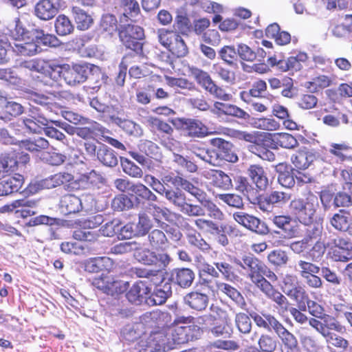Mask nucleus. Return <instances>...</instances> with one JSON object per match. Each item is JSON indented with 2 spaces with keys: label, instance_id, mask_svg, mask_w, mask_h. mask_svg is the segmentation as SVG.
<instances>
[{
  "label": "nucleus",
  "instance_id": "nucleus-64",
  "mask_svg": "<svg viewBox=\"0 0 352 352\" xmlns=\"http://www.w3.org/2000/svg\"><path fill=\"white\" fill-rule=\"evenodd\" d=\"M111 206L114 210L123 211L131 208L133 204L127 195H120L112 200Z\"/></svg>",
  "mask_w": 352,
  "mask_h": 352
},
{
  "label": "nucleus",
  "instance_id": "nucleus-3",
  "mask_svg": "<svg viewBox=\"0 0 352 352\" xmlns=\"http://www.w3.org/2000/svg\"><path fill=\"white\" fill-rule=\"evenodd\" d=\"M318 207V199L313 194L308 195L305 199H295L289 204L292 213L300 223L305 226L313 223Z\"/></svg>",
  "mask_w": 352,
  "mask_h": 352
},
{
  "label": "nucleus",
  "instance_id": "nucleus-57",
  "mask_svg": "<svg viewBox=\"0 0 352 352\" xmlns=\"http://www.w3.org/2000/svg\"><path fill=\"white\" fill-rule=\"evenodd\" d=\"M219 55L228 65H232L238 56L237 48L235 49L233 45H224L219 51Z\"/></svg>",
  "mask_w": 352,
  "mask_h": 352
},
{
  "label": "nucleus",
  "instance_id": "nucleus-61",
  "mask_svg": "<svg viewBox=\"0 0 352 352\" xmlns=\"http://www.w3.org/2000/svg\"><path fill=\"white\" fill-rule=\"evenodd\" d=\"M221 201L229 206L241 208L243 206V199L240 195L234 193L218 194L216 195Z\"/></svg>",
  "mask_w": 352,
  "mask_h": 352
},
{
  "label": "nucleus",
  "instance_id": "nucleus-37",
  "mask_svg": "<svg viewBox=\"0 0 352 352\" xmlns=\"http://www.w3.org/2000/svg\"><path fill=\"white\" fill-rule=\"evenodd\" d=\"M115 124L118 125L127 134L138 138L143 135V130L140 125L130 120H123L116 117L113 118Z\"/></svg>",
  "mask_w": 352,
  "mask_h": 352
},
{
  "label": "nucleus",
  "instance_id": "nucleus-47",
  "mask_svg": "<svg viewBox=\"0 0 352 352\" xmlns=\"http://www.w3.org/2000/svg\"><path fill=\"white\" fill-rule=\"evenodd\" d=\"M69 19L64 14L58 16L55 21V29L58 35L66 36L71 34L74 30Z\"/></svg>",
  "mask_w": 352,
  "mask_h": 352
},
{
  "label": "nucleus",
  "instance_id": "nucleus-9",
  "mask_svg": "<svg viewBox=\"0 0 352 352\" xmlns=\"http://www.w3.org/2000/svg\"><path fill=\"white\" fill-rule=\"evenodd\" d=\"M185 134L192 138H204L214 134L213 131L202 122L194 118H182L179 120Z\"/></svg>",
  "mask_w": 352,
  "mask_h": 352
},
{
  "label": "nucleus",
  "instance_id": "nucleus-14",
  "mask_svg": "<svg viewBox=\"0 0 352 352\" xmlns=\"http://www.w3.org/2000/svg\"><path fill=\"white\" fill-rule=\"evenodd\" d=\"M195 279L194 272L189 268H175L170 272L168 280L182 288L190 287Z\"/></svg>",
  "mask_w": 352,
  "mask_h": 352
},
{
  "label": "nucleus",
  "instance_id": "nucleus-63",
  "mask_svg": "<svg viewBox=\"0 0 352 352\" xmlns=\"http://www.w3.org/2000/svg\"><path fill=\"white\" fill-rule=\"evenodd\" d=\"M122 167L123 171L132 177L141 178L143 175L142 170L134 162L126 158L122 160Z\"/></svg>",
  "mask_w": 352,
  "mask_h": 352
},
{
  "label": "nucleus",
  "instance_id": "nucleus-1",
  "mask_svg": "<svg viewBox=\"0 0 352 352\" xmlns=\"http://www.w3.org/2000/svg\"><path fill=\"white\" fill-rule=\"evenodd\" d=\"M145 316L162 327L151 332L146 339L140 341L141 352L168 351L173 349L175 345L186 343L195 337L193 331L197 327L185 325L190 322V318L179 317L170 325H168L171 320V316L167 311H154L147 313Z\"/></svg>",
  "mask_w": 352,
  "mask_h": 352
},
{
  "label": "nucleus",
  "instance_id": "nucleus-19",
  "mask_svg": "<svg viewBox=\"0 0 352 352\" xmlns=\"http://www.w3.org/2000/svg\"><path fill=\"white\" fill-rule=\"evenodd\" d=\"M49 120L43 114H36L32 111L29 118L23 119V123L27 130L31 133H40L42 129L48 125Z\"/></svg>",
  "mask_w": 352,
  "mask_h": 352
},
{
  "label": "nucleus",
  "instance_id": "nucleus-29",
  "mask_svg": "<svg viewBox=\"0 0 352 352\" xmlns=\"http://www.w3.org/2000/svg\"><path fill=\"white\" fill-rule=\"evenodd\" d=\"M257 344L256 348L264 352H275L280 343L272 333H263L258 338Z\"/></svg>",
  "mask_w": 352,
  "mask_h": 352
},
{
  "label": "nucleus",
  "instance_id": "nucleus-43",
  "mask_svg": "<svg viewBox=\"0 0 352 352\" xmlns=\"http://www.w3.org/2000/svg\"><path fill=\"white\" fill-rule=\"evenodd\" d=\"M267 261L274 267H282L287 264L289 256L285 251L281 249H276L271 251L268 254Z\"/></svg>",
  "mask_w": 352,
  "mask_h": 352
},
{
  "label": "nucleus",
  "instance_id": "nucleus-46",
  "mask_svg": "<svg viewBox=\"0 0 352 352\" xmlns=\"http://www.w3.org/2000/svg\"><path fill=\"white\" fill-rule=\"evenodd\" d=\"M138 236H143L148 234L153 227V222L151 218L145 213H140L138 215V221L134 223Z\"/></svg>",
  "mask_w": 352,
  "mask_h": 352
},
{
  "label": "nucleus",
  "instance_id": "nucleus-33",
  "mask_svg": "<svg viewBox=\"0 0 352 352\" xmlns=\"http://www.w3.org/2000/svg\"><path fill=\"white\" fill-rule=\"evenodd\" d=\"M256 325L259 328L267 330H274L280 322L274 316L268 313H263L261 315L257 313L250 314Z\"/></svg>",
  "mask_w": 352,
  "mask_h": 352
},
{
  "label": "nucleus",
  "instance_id": "nucleus-53",
  "mask_svg": "<svg viewBox=\"0 0 352 352\" xmlns=\"http://www.w3.org/2000/svg\"><path fill=\"white\" fill-rule=\"evenodd\" d=\"M100 29L102 32L112 35L118 30V21L113 14H106L102 17L100 21Z\"/></svg>",
  "mask_w": 352,
  "mask_h": 352
},
{
  "label": "nucleus",
  "instance_id": "nucleus-18",
  "mask_svg": "<svg viewBox=\"0 0 352 352\" xmlns=\"http://www.w3.org/2000/svg\"><path fill=\"white\" fill-rule=\"evenodd\" d=\"M184 302L192 309L202 311L208 305L209 296L205 293L191 292L185 296Z\"/></svg>",
  "mask_w": 352,
  "mask_h": 352
},
{
  "label": "nucleus",
  "instance_id": "nucleus-59",
  "mask_svg": "<svg viewBox=\"0 0 352 352\" xmlns=\"http://www.w3.org/2000/svg\"><path fill=\"white\" fill-rule=\"evenodd\" d=\"M237 54L239 58L244 61L254 62L257 59V53L255 50L245 43L237 45Z\"/></svg>",
  "mask_w": 352,
  "mask_h": 352
},
{
  "label": "nucleus",
  "instance_id": "nucleus-31",
  "mask_svg": "<svg viewBox=\"0 0 352 352\" xmlns=\"http://www.w3.org/2000/svg\"><path fill=\"white\" fill-rule=\"evenodd\" d=\"M131 193L135 196V200L138 203L157 201L156 195L147 186L140 182L134 183Z\"/></svg>",
  "mask_w": 352,
  "mask_h": 352
},
{
  "label": "nucleus",
  "instance_id": "nucleus-27",
  "mask_svg": "<svg viewBox=\"0 0 352 352\" xmlns=\"http://www.w3.org/2000/svg\"><path fill=\"white\" fill-rule=\"evenodd\" d=\"M23 177L21 175H16L14 177L0 182V196L8 195L18 192L22 187Z\"/></svg>",
  "mask_w": 352,
  "mask_h": 352
},
{
  "label": "nucleus",
  "instance_id": "nucleus-36",
  "mask_svg": "<svg viewBox=\"0 0 352 352\" xmlns=\"http://www.w3.org/2000/svg\"><path fill=\"white\" fill-rule=\"evenodd\" d=\"M72 13L78 30H85L89 28L93 23V19L84 10L74 6L72 9Z\"/></svg>",
  "mask_w": 352,
  "mask_h": 352
},
{
  "label": "nucleus",
  "instance_id": "nucleus-62",
  "mask_svg": "<svg viewBox=\"0 0 352 352\" xmlns=\"http://www.w3.org/2000/svg\"><path fill=\"white\" fill-rule=\"evenodd\" d=\"M169 50L178 57H184L188 52V49L185 41L179 34L176 35Z\"/></svg>",
  "mask_w": 352,
  "mask_h": 352
},
{
  "label": "nucleus",
  "instance_id": "nucleus-15",
  "mask_svg": "<svg viewBox=\"0 0 352 352\" xmlns=\"http://www.w3.org/2000/svg\"><path fill=\"white\" fill-rule=\"evenodd\" d=\"M329 223L336 230L348 233L352 226V218L349 211L341 209L329 217Z\"/></svg>",
  "mask_w": 352,
  "mask_h": 352
},
{
  "label": "nucleus",
  "instance_id": "nucleus-51",
  "mask_svg": "<svg viewBox=\"0 0 352 352\" xmlns=\"http://www.w3.org/2000/svg\"><path fill=\"white\" fill-rule=\"evenodd\" d=\"M194 223L197 229L202 232L214 234L221 232L218 225L211 220L199 218L195 219Z\"/></svg>",
  "mask_w": 352,
  "mask_h": 352
},
{
  "label": "nucleus",
  "instance_id": "nucleus-40",
  "mask_svg": "<svg viewBox=\"0 0 352 352\" xmlns=\"http://www.w3.org/2000/svg\"><path fill=\"white\" fill-rule=\"evenodd\" d=\"M20 147L30 152H41L49 147V142L43 138H37L21 141Z\"/></svg>",
  "mask_w": 352,
  "mask_h": 352
},
{
  "label": "nucleus",
  "instance_id": "nucleus-24",
  "mask_svg": "<svg viewBox=\"0 0 352 352\" xmlns=\"http://www.w3.org/2000/svg\"><path fill=\"white\" fill-rule=\"evenodd\" d=\"M273 331L285 348L291 351L297 349L298 340L296 337L288 331L280 322H278Z\"/></svg>",
  "mask_w": 352,
  "mask_h": 352
},
{
  "label": "nucleus",
  "instance_id": "nucleus-22",
  "mask_svg": "<svg viewBox=\"0 0 352 352\" xmlns=\"http://www.w3.org/2000/svg\"><path fill=\"white\" fill-rule=\"evenodd\" d=\"M272 223L279 229H280L285 237L292 239L296 236L297 230L292 225V218L289 215H275L272 219Z\"/></svg>",
  "mask_w": 352,
  "mask_h": 352
},
{
  "label": "nucleus",
  "instance_id": "nucleus-8",
  "mask_svg": "<svg viewBox=\"0 0 352 352\" xmlns=\"http://www.w3.org/2000/svg\"><path fill=\"white\" fill-rule=\"evenodd\" d=\"M233 219L248 230L260 235H265L269 229L265 222L246 212L239 211L233 213Z\"/></svg>",
  "mask_w": 352,
  "mask_h": 352
},
{
  "label": "nucleus",
  "instance_id": "nucleus-55",
  "mask_svg": "<svg viewBox=\"0 0 352 352\" xmlns=\"http://www.w3.org/2000/svg\"><path fill=\"white\" fill-rule=\"evenodd\" d=\"M235 324L238 330L244 334L250 333L252 324L250 317L245 313H239L235 316Z\"/></svg>",
  "mask_w": 352,
  "mask_h": 352
},
{
  "label": "nucleus",
  "instance_id": "nucleus-56",
  "mask_svg": "<svg viewBox=\"0 0 352 352\" xmlns=\"http://www.w3.org/2000/svg\"><path fill=\"white\" fill-rule=\"evenodd\" d=\"M303 278L307 275H313L314 274H319L320 272V267L317 265L305 261L304 260H299L298 261V270H297Z\"/></svg>",
  "mask_w": 352,
  "mask_h": 352
},
{
  "label": "nucleus",
  "instance_id": "nucleus-34",
  "mask_svg": "<svg viewBox=\"0 0 352 352\" xmlns=\"http://www.w3.org/2000/svg\"><path fill=\"white\" fill-rule=\"evenodd\" d=\"M272 136V140L276 144L287 149H293L298 146V142L292 135L287 133H267Z\"/></svg>",
  "mask_w": 352,
  "mask_h": 352
},
{
  "label": "nucleus",
  "instance_id": "nucleus-32",
  "mask_svg": "<svg viewBox=\"0 0 352 352\" xmlns=\"http://www.w3.org/2000/svg\"><path fill=\"white\" fill-rule=\"evenodd\" d=\"M218 291L226 294L241 309H245L246 302L241 294L234 287L225 283H217Z\"/></svg>",
  "mask_w": 352,
  "mask_h": 352
},
{
  "label": "nucleus",
  "instance_id": "nucleus-6",
  "mask_svg": "<svg viewBox=\"0 0 352 352\" xmlns=\"http://www.w3.org/2000/svg\"><path fill=\"white\" fill-rule=\"evenodd\" d=\"M92 285L102 292L111 296L124 293L129 287L128 282L118 280L111 275L103 274L99 277L94 278Z\"/></svg>",
  "mask_w": 352,
  "mask_h": 352
},
{
  "label": "nucleus",
  "instance_id": "nucleus-49",
  "mask_svg": "<svg viewBox=\"0 0 352 352\" xmlns=\"http://www.w3.org/2000/svg\"><path fill=\"white\" fill-rule=\"evenodd\" d=\"M305 305L306 309H307L308 312L314 316L313 318L317 319L319 321H323L325 317L331 316L324 314V309L322 305L309 299V298L305 301Z\"/></svg>",
  "mask_w": 352,
  "mask_h": 352
},
{
  "label": "nucleus",
  "instance_id": "nucleus-13",
  "mask_svg": "<svg viewBox=\"0 0 352 352\" xmlns=\"http://www.w3.org/2000/svg\"><path fill=\"white\" fill-rule=\"evenodd\" d=\"M204 177L211 186L222 190H229L233 187L230 177L221 170L206 171Z\"/></svg>",
  "mask_w": 352,
  "mask_h": 352
},
{
  "label": "nucleus",
  "instance_id": "nucleus-16",
  "mask_svg": "<svg viewBox=\"0 0 352 352\" xmlns=\"http://www.w3.org/2000/svg\"><path fill=\"white\" fill-rule=\"evenodd\" d=\"M120 6L123 10V15L120 18L121 23L128 21H138L140 18V8L136 0H120Z\"/></svg>",
  "mask_w": 352,
  "mask_h": 352
},
{
  "label": "nucleus",
  "instance_id": "nucleus-11",
  "mask_svg": "<svg viewBox=\"0 0 352 352\" xmlns=\"http://www.w3.org/2000/svg\"><path fill=\"white\" fill-rule=\"evenodd\" d=\"M150 294V287L142 281H138L132 285L126 294L127 300L132 304L140 305H147L148 296Z\"/></svg>",
  "mask_w": 352,
  "mask_h": 352
},
{
  "label": "nucleus",
  "instance_id": "nucleus-50",
  "mask_svg": "<svg viewBox=\"0 0 352 352\" xmlns=\"http://www.w3.org/2000/svg\"><path fill=\"white\" fill-rule=\"evenodd\" d=\"M99 236L98 230H88L83 226L73 232L74 239L78 241L94 242L98 239Z\"/></svg>",
  "mask_w": 352,
  "mask_h": 352
},
{
  "label": "nucleus",
  "instance_id": "nucleus-60",
  "mask_svg": "<svg viewBox=\"0 0 352 352\" xmlns=\"http://www.w3.org/2000/svg\"><path fill=\"white\" fill-rule=\"evenodd\" d=\"M254 126L265 131H276L280 129V124L274 118H262L254 122Z\"/></svg>",
  "mask_w": 352,
  "mask_h": 352
},
{
  "label": "nucleus",
  "instance_id": "nucleus-25",
  "mask_svg": "<svg viewBox=\"0 0 352 352\" xmlns=\"http://www.w3.org/2000/svg\"><path fill=\"white\" fill-rule=\"evenodd\" d=\"M59 65L52 63L48 60L37 59L35 71L48 76L54 82L59 80L58 74Z\"/></svg>",
  "mask_w": 352,
  "mask_h": 352
},
{
  "label": "nucleus",
  "instance_id": "nucleus-4",
  "mask_svg": "<svg viewBox=\"0 0 352 352\" xmlns=\"http://www.w3.org/2000/svg\"><path fill=\"white\" fill-rule=\"evenodd\" d=\"M267 277L270 280L275 281L277 279L276 275L271 271L265 264L261 272V277L256 285L263 293L272 301H274L282 311H287L289 307V301L287 298L279 291L276 289L271 283L265 278Z\"/></svg>",
  "mask_w": 352,
  "mask_h": 352
},
{
  "label": "nucleus",
  "instance_id": "nucleus-44",
  "mask_svg": "<svg viewBox=\"0 0 352 352\" xmlns=\"http://www.w3.org/2000/svg\"><path fill=\"white\" fill-rule=\"evenodd\" d=\"M112 264L111 260L108 257H98L87 260L84 262V269L89 273H97L102 270L104 265Z\"/></svg>",
  "mask_w": 352,
  "mask_h": 352
},
{
  "label": "nucleus",
  "instance_id": "nucleus-41",
  "mask_svg": "<svg viewBox=\"0 0 352 352\" xmlns=\"http://www.w3.org/2000/svg\"><path fill=\"white\" fill-rule=\"evenodd\" d=\"M148 241L151 248L158 250L168 243V239L164 232L158 229H154L148 233Z\"/></svg>",
  "mask_w": 352,
  "mask_h": 352
},
{
  "label": "nucleus",
  "instance_id": "nucleus-2",
  "mask_svg": "<svg viewBox=\"0 0 352 352\" xmlns=\"http://www.w3.org/2000/svg\"><path fill=\"white\" fill-rule=\"evenodd\" d=\"M309 325L316 331L321 335L326 342L338 349H348L349 343L345 338L336 334L346 332L345 326L342 325L336 318L333 316L325 317L323 321H319L315 318L309 320Z\"/></svg>",
  "mask_w": 352,
  "mask_h": 352
},
{
  "label": "nucleus",
  "instance_id": "nucleus-38",
  "mask_svg": "<svg viewBox=\"0 0 352 352\" xmlns=\"http://www.w3.org/2000/svg\"><path fill=\"white\" fill-rule=\"evenodd\" d=\"M119 36L120 40H124L126 43H129L127 41L129 38L142 39L144 34L143 29L140 26L129 23L122 28L119 32Z\"/></svg>",
  "mask_w": 352,
  "mask_h": 352
},
{
  "label": "nucleus",
  "instance_id": "nucleus-5",
  "mask_svg": "<svg viewBox=\"0 0 352 352\" xmlns=\"http://www.w3.org/2000/svg\"><path fill=\"white\" fill-rule=\"evenodd\" d=\"M93 67L88 63L59 65V79L62 78L69 86H76L87 80Z\"/></svg>",
  "mask_w": 352,
  "mask_h": 352
},
{
  "label": "nucleus",
  "instance_id": "nucleus-10",
  "mask_svg": "<svg viewBox=\"0 0 352 352\" xmlns=\"http://www.w3.org/2000/svg\"><path fill=\"white\" fill-rule=\"evenodd\" d=\"M65 4L63 0H40L34 7V14L40 19L48 21L53 19Z\"/></svg>",
  "mask_w": 352,
  "mask_h": 352
},
{
  "label": "nucleus",
  "instance_id": "nucleus-35",
  "mask_svg": "<svg viewBox=\"0 0 352 352\" xmlns=\"http://www.w3.org/2000/svg\"><path fill=\"white\" fill-rule=\"evenodd\" d=\"M97 157L100 162L109 167H114L118 162L114 151L104 144L100 146L97 150Z\"/></svg>",
  "mask_w": 352,
  "mask_h": 352
},
{
  "label": "nucleus",
  "instance_id": "nucleus-12",
  "mask_svg": "<svg viewBox=\"0 0 352 352\" xmlns=\"http://www.w3.org/2000/svg\"><path fill=\"white\" fill-rule=\"evenodd\" d=\"M210 145L217 148L221 162L226 161L235 163L239 158L234 151L233 145L223 138H215L209 141Z\"/></svg>",
  "mask_w": 352,
  "mask_h": 352
},
{
  "label": "nucleus",
  "instance_id": "nucleus-7",
  "mask_svg": "<svg viewBox=\"0 0 352 352\" xmlns=\"http://www.w3.org/2000/svg\"><path fill=\"white\" fill-rule=\"evenodd\" d=\"M233 262L237 266L245 270L254 284L258 282L264 263L252 254L244 255L241 258H234Z\"/></svg>",
  "mask_w": 352,
  "mask_h": 352
},
{
  "label": "nucleus",
  "instance_id": "nucleus-52",
  "mask_svg": "<svg viewBox=\"0 0 352 352\" xmlns=\"http://www.w3.org/2000/svg\"><path fill=\"white\" fill-rule=\"evenodd\" d=\"M323 232L322 224L321 223H315L307 229L304 239L309 244L310 242L322 239L324 236Z\"/></svg>",
  "mask_w": 352,
  "mask_h": 352
},
{
  "label": "nucleus",
  "instance_id": "nucleus-17",
  "mask_svg": "<svg viewBox=\"0 0 352 352\" xmlns=\"http://www.w3.org/2000/svg\"><path fill=\"white\" fill-rule=\"evenodd\" d=\"M172 294V289L170 283H165L164 284L156 287L153 292L148 296L147 305L149 306L161 305L164 304L168 298Z\"/></svg>",
  "mask_w": 352,
  "mask_h": 352
},
{
  "label": "nucleus",
  "instance_id": "nucleus-20",
  "mask_svg": "<svg viewBox=\"0 0 352 352\" xmlns=\"http://www.w3.org/2000/svg\"><path fill=\"white\" fill-rule=\"evenodd\" d=\"M71 179L70 174L58 173L38 181L36 185L38 189H50L69 182Z\"/></svg>",
  "mask_w": 352,
  "mask_h": 352
},
{
  "label": "nucleus",
  "instance_id": "nucleus-48",
  "mask_svg": "<svg viewBox=\"0 0 352 352\" xmlns=\"http://www.w3.org/2000/svg\"><path fill=\"white\" fill-rule=\"evenodd\" d=\"M179 187L188 192L193 196L198 201H203L204 197H206V192L199 188L195 186L188 180L182 178Z\"/></svg>",
  "mask_w": 352,
  "mask_h": 352
},
{
  "label": "nucleus",
  "instance_id": "nucleus-21",
  "mask_svg": "<svg viewBox=\"0 0 352 352\" xmlns=\"http://www.w3.org/2000/svg\"><path fill=\"white\" fill-rule=\"evenodd\" d=\"M82 209L81 200L73 195H64L60 201V210L64 215L79 212Z\"/></svg>",
  "mask_w": 352,
  "mask_h": 352
},
{
  "label": "nucleus",
  "instance_id": "nucleus-54",
  "mask_svg": "<svg viewBox=\"0 0 352 352\" xmlns=\"http://www.w3.org/2000/svg\"><path fill=\"white\" fill-rule=\"evenodd\" d=\"M190 71L197 83L199 84L205 90H207L214 82L210 75L206 72L196 67L191 68Z\"/></svg>",
  "mask_w": 352,
  "mask_h": 352
},
{
  "label": "nucleus",
  "instance_id": "nucleus-58",
  "mask_svg": "<svg viewBox=\"0 0 352 352\" xmlns=\"http://www.w3.org/2000/svg\"><path fill=\"white\" fill-rule=\"evenodd\" d=\"M230 135L232 138L240 140H245L248 142L258 144V141H260V136H261V133L259 132L248 133L247 131L239 130H232L230 131Z\"/></svg>",
  "mask_w": 352,
  "mask_h": 352
},
{
  "label": "nucleus",
  "instance_id": "nucleus-23",
  "mask_svg": "<svg viewBox=\"0 0 352 352\" xmlns=\"http://www.w3.org/2000/svg\"><path fill=\"white\" fill-rule=\"evenodd\" d=\"M323 240L327 249L338 248L341 250H349L352 249V243L348 238L338 235L336 233H324Z\"/></svg>",
  "mask_w": 352,
  "mask_h": 352
},
{
  "label": "nucleus",
  "instance_id": "nucleus-30",
  "mask_svg": "<svg viewBox=\"0 0 352 352\" xmlns=\"http://www.w3.org/2000/svg\"><path fill=\"white\" fill-rule=\"evenodd\" d=\"M316 156L307 149L299 150L292 156L293 164L298 169H306L315 160Z\"/></svg>",
  "mask_w": 352,
  "mask_h": 352
},
{
  "label": "nucleus",
  "instance_id": "nucleus-42",
  "mask_svg": "<svg viewBox=\"0 0 352 352\" xmlns=\"http://www.w3.org/2000/svg\"><path fill=\"white\" fill-rule=\"evenodd\" d=\"M162 196L179 210L186 201V195L180 190L166 189Z\"/></svg>",
  "mask_w": 352,
  "mask_h": 352
},
{
  "label": "nucleus",
  "instance_id": "nucleus-45",
  "mask_svg": "<svg viewBox=\"0 0 352 352\" xmlns=\"http://www.w3.org/2000/svg\"><path fill=\"white\" fill-rule=\"evenodd\" d=\"M286 295L298 303V308L300 309L306 310L305 301L309 298V296L303 287L297 285L290 291H287Z\"/></svg>",
  "mask_w": 352,
  "mask_h": 352
},
{
  "label": "nucleus",
  "instance_id": "nucleus-39",
  "mask_svg": "<svg viewBox=\"0 0 352 352\" xmlns=\"http://www.w3.org/2000/svg\"><path fill=\"white\" fill-rule=\"evenodd\" d=\"M13 26L10 29V36L14 42L25 41L30 38V32L28 30L23 22L18 18L14 21Z\"/></svg>",
  "mask_w": 352,
  "mask_h": 352
},
{
  "label": "nucleus",
  "instance_id": "nucleus-26",
  "mask_svg": "<svg viewBox=\"0 0 352 352\" xmlns=\"http://www.w3.org/2000/svg\"><path fill=\"white\" fill-rule=\"evenodd\" d=\"M13 51L22 56H34L41 51V48L36 42L19 41L10 44Z\"/></svg>",
  "mask_w": 352,
  "mask_h": 352
},
{
  "label": "nucleus",
  "instance_id": "nucleus-28",
  "mask_svg": "<svg viewBox=\"0 0 352 352\" xmlns=\"http://www.w3.org/2000/svg\"><path fill=\"white\" fill-rule=\"evenodd\" d=\"M248 174L259 190H264L268 185V179L262 166L256 164L250 166Z\"/></svg>",
  "mask_w": 352,
  "mask_h": 352
}]
</instances>
